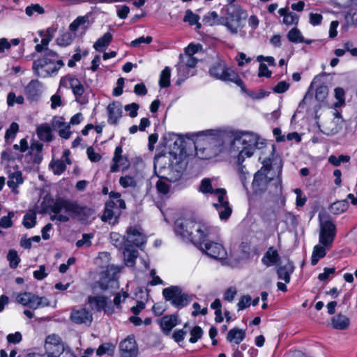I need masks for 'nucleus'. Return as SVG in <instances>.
<instances>
[{
  "mask_svg": "<svg viewBox=\"0 0 357 357\" xmlns=\"http://www.w3.org/2000/svg\"><path fill=\"white\" fill-rule=\"evenodd\" d=\"M44 212L50 214L52 221L67 222L72 215H78L84 212L86 207L80 206L76 202L68 199H53L50 196H45L41 203Z\"/></svg>",
  "mask_w": 357,
  "mask_h": 357,
  "instance_id": "nucleus-1",
  "label": "nucleus"
},
{
  "mask_svg": "<svg viewBox=\"0 0 357 357\" xmlns=\"http://www.w3.org/2000/svg\"><path fill=\"white\" fill-rule=\"evenodd\" d=\"M175 232L183 238L190 240L195 245L202 242L216 233L217 229L206 224L197 223L190 219H178L175 222Z\"/></svg>",
  "mask_w": 357,
  "mask_h": 357,
  "instance_id": "nucleus-2",
  "label": "nucleus"
},
{
  "mask_svg": "<svg viewBox=\"0 0 357 357\" xmlns=\"http://www.w3.org/2000/svg\"><path fill=\"white\" fill-rule=\"evenodd\" d=\"M234 139L231 144V149L239 151L237 156V163L241 165L246 158L251 157L256 149H260L259 137L253 132L236 131L234 135Z\"/></svg>",
  "mask_w": 357,
  "mask_h": 357,
  "instance_id": "nucleus-3",
  "label": "nucleus"
},
{
  "mask_svg": "<svg viewBox=\"0 0 357 357\" xmlns=\"http://www.w3.org/2000/svg\"><path fill=\"white\" fill-rule=\"evenodd\" d=\"M63 66L64 62L59 59L57 52L47 50L41 58L33 62L32 69L35 75L45 78L57 75Z\"/></svg>",
  "mask_w": 357,
  "mask_h": 357,
  "instance_id": "nucleus-4",
  "label": "nucleus"
},
{
  "mask_svg": "<svg viewBox=\"0 0 357 357\" xmlns=\"http://www.w3.org/2000/svg\"><path fill=\"white\" fill-rule=\"evenodd\" d=\"M209 74L216 79L233 82L239 86L243 93H248L237 72L228 67L225 61L218 60L215 62L209 68Z\"/></svg>",
  "mask_w": 357,
  "mask_h": 357,
  "instance_id": "nucleus-5",
  "label": "nucleus"
},
{
  "mask_svg": "<svg viewBox=\"0 0 357 357\" xmlns=\"http://www.w3.org/2000/svg\"><path fill=\"white\" fill-rule=\"evenodd\" d=\"M248 14L245 9L238 5H231L226 8V15L223 17L222 24L232 34L240 31L245 26Z\"/></svg>",
  "mask_w": 357,
  "mask_h": 357,
  "instance_id": "nucleus-6",
  "label": "nucleus"
},
{
  "mask_svg": "<svg viewBox=\"0 0 357 357\" xmlns=\"http://www.w3.org/2000/svg\"><path fill=\"white\" fill-rule=\"evenodd\" d=\"M162 296L165 301H169L171 305L177 309H181L192 301V298L184 292L179 286H171L162 290Z\"/></svg>",
  "mask_w": 357,
  "mask_h": 357,
  "instance_id": "nucleus-7",
  "label": "nucleus"
},
{
  "mask_svg": "<svg viewBox=\"0 0 357 357\" xmlns=\"http://www.w3.org/2000/svg\"><path fill=\"white\" fill-rule=\"evenodd\" d=\"M213 195L217 196L218 203H213V206L217 210L220 220H227L232 213V208L227 196V190L225 188H215Z\"/></svg>",
  "mask_w": 357,
  "mask_h": 357,
  "instance_id": "nucleus-8",
  "label": "nucleus"
},
{
  "mask_svg": "<svg viewBox=\"0 0 357 357\" xmlns=\"http://www.w3.org/2000/svg\"><path fill=\"white\" fill-rule=\"evenodd\" d=\"M208 238H204L202 242L197 243V247L204 253L215 259H224L227 257V252L221 243L208 241Z\"/></svg>",
  "mask_w": 357,
  "mask_h": 357,
  "instance_id": "nucleus-9",
  "label": "nucleus"
},
{
  "mask_svg": "<svg viewBox=\"0 0 357 357\" xmlns=\"http://www.w3.org/2000/svg\"><path fill=\"white\" fill-rule=\"evenodd\" d=\"M68 83L70 84V87L75 96V100L82 105L86 104L88 102V99L83 96L84 88L81 82L75 77L66 76L61 79L60 86L67 87Z\"/></svg>",
  "mask_w": 357,
  "mask_h": 357,
  "instance_id": "nucleus-10",
  "label": "nucleus"
},
{
  "mask_svg": "<svg viewBox=\"0 0 357 357\" xmlns=\"http://www.w3.org/2000/svg\"><path fill=\"white\" fill-rule=\"evenodd\" d=\"M183 169L182 162L176 160L175 163L172 162L169 164L167 167L160 166L159 176L169 182L174 183L181 178Z\"/></svg>",
  "mask_w": 357,
  "mask_h": 357,
  "instance_id": "nucleus-11",
  "label": "nucleus"
},
{
  "mask_svg": "<svg viewBox=\"0 0 357 357\" xmlns=\"http://www.w3.org/2000/svg\"><path fill=\"white\" fill-rule=\"evenodd\" d=\"M336 235V227L331 220H326L321 224L319 236V243L330 249Z\"/></svg>",
  "mask_w": 357,
  "mask_h": 357,
  "instance_id": "nucleus-12",
  "label": "nucleus"
},
{
  "mask_svg": "<svg viewBox=\"0 0 357 357\" xmlns=\"http://www.w3.org/2000/svg\"><path fill=\"white\" fill-rule=\"evenodd\" d=\"M45 349L47 357H59L64 351L63 343L59 335L51 334L47 336Z\"/></svg>",
  "mask_w": 357,
  "mask_h": 357,
  "instance_id": "nucleus-13",
  "label": "nucleus"
},
{
  "mask_svg": "<svg viewBox=\"0 0 357 357\" xmlns=\"http://www.w3.org/2000/svg\"><path fill=\"white\" fill-rule=\"evenodd\" d=\"M17 301L22 305L27 306L33 310L40 307L47 306L49 305L46 298L39 297L30 292L20 294L17 296Z\"/></svg>",
  "mask_w": 357,
  "mask_h": 357,
  "instance_id": "nucleus-14",
  "label": "nucleus"
},
{
  "mask_svg": "<svg viewBox=\"0 0 357 357\" xmlns=\"http://www.w3.org/2000/svg\"><path fill=\"white\" fill-rule=\"evenodd\" d=\"M120 357H137L139 348L133 335H128L119 343Z\"/></svg>",
  "mask_w": 357,
  "mask_h": 357,
  "instance_id": "nucleus-15",
  "label": "nucleus"
},
{
  "mask_svg": "<svg viewBox=\"0 0 357 357\" xmlns=\"http://www.w3.org/2000/svg\"><path fill=\"white\" fill-rule=\"evenodd\" d=\"M43 144L36 140H31L30 148L24 155V160L30 165H39L42 162Z\"/></svg>",
  "mask_w": 357,
  "mask_h": 357,
  "instance_id": "nucleus-16",
  "label": "nucleus"
},
{
  "mask_svg": "<svg viewBox=\"0 0 357 357\" xmlns=\"http://www.w3.org/2000/svg\"><path fill=\"white\" fill-rule=\"evenodd\" d=\"M88 303L91 305V309L98 312L103 310L107 314H112L114 312L112 302L108 301L105 296H90L88 297Z\"/></svg>",
  "mask_w": 357,
  "mask_h": 357,
  "instance_id": "nucleus-17",
  "label": "nucleus"
},
{
  "mask_svg": "<svg viewBox=\"0 0 357 357\" xmlns=\"http://www.w3.org/2000/svg\"><path fill=\"white\" fill-rule=\"evenodd\" d=\"M119 268L114 265L107 266L105 271L101 274L99 281L100 287L102 289L106 290L116 284V276Z\"/></svg>",
  "mask_w": 357,
  "mask_h": 357,
  "instance_id": "nucleus-18",
  "label": "nucleus"
},
{
  "mask_svg": "<svg viewBox=\"0 0 357 357\" xmlns=\"http://www.w3.org/2000/svg\"><path fill=\"white\" fill-rule=\"evenodd\" d=\"M70 319L75 324L89 326L93 321V314L86 308H73L70 312Z\"/></svg>",
  "mask_w": 357,
  "mask_h": 357,
  "instance_id": "nucleus-19",
  "label": "nucleus"
},
{
  "mask_svg": "<svg viewBox=\"0 0 357 357\" xmlns=\"http://www.w3.org/2000/svg\"><path fill=\"white\" fill-rule=\"evenodd\" d=\"M123 149L121 146L116 147L112 158L113 164L110 167V172L114 173L119 171L120 167L123 169H128L130 167V161L128 156L123 155Z\"/></svg>",
  "mask_w": 357,
  "mask_h": 357,
  "instance_id": "nucleus-20",
  "label": "nucleus"
},
{
  "mask_svg": "<svg viewBox=\"0 0 357 357\" xmlns=\"http://www.w3.org/2000/svg\"><path fill=\"white\" fill-rule=\"evenodd\" d=\"M126 234V244L140 247L146 242V236L135 227H128Z\"/></svg>",
  "mask_w": 357,
  "mask_h": 357,
  "instance_id": "nucleus-21",
  "label": "nucleus"
},
{
  "mask_svg": "<svg viewBox=\"0 0 357 357\" xmlns=\"http://www.w3.org/2000/svg\"><path fill=\"white\" fill-rule=\"evenodd\" d=\"M41 93L42 83L38 79H32L24 88V94L31 101H38Z\"/></svg>",
  "mask_w": 357,
  "mask_h": 357,
  "instance_id": "nucleus-22",
  "label": "nucleus"
},
{
  "mask_svg": "<svg viewBox=\"0 0 357 357\" xmlns=\"http://www.w3.org/2000/svg\"><path fill=\"white\" fill-rule=\"evenodd\" d=\"M121 214L119 209L116 208V204L114 201H109L106 203L104 213L102 215V220L108 222L114 225L117 222V220Z\"/></svg>",
  "mask_w": 357,
  "mask_h": 357,
  "instance_id": "nucleus-23",
  "label": "nucleus"
},
{
  "mask_svg": "<svg viewBox=\"0 0 357 357\" xmlns=\"http://www.w3.org/2000/svg\"><path fill=\"white\" fill-rule=\"evenodd\" d=\"M108 120L110 125H117L119 120L122 116V105L121 102L114 101L107 106Z\"/></svg>",
  "mask_w": 357,
  "mask_h": 357,
  "instance_id": "nucleus-24",
  "label": "nucleus"
},
{
  "mask_svg": "<svg viewBox=\"0 0 357 357\" xmlns=\"http://www.w3.org/2000/svg\"><path fill=\"white\" fill-rule=\"evenodd\" d=\"M55 29L52 27H49L45 31H40L39 34L42 37L41 43L37 44L35 47V50L37 52H45L47 50H50L48 48L50 42L53 39Z\"/></svg>",
  "mask_w": 357,
  "mask_h": 357,
  "instance_id": "nucleus-25",
  "label": "nucleus"
},
{
  "mask_svg": "<svg viewBox=\"0 0 357 357\" xmlns=\"http://www.w3.org/2000/svg\"><path fill=\"white\" fill-rule=\"evenodd\" d=\"M280 261V256L277 249L271 246L268 248L261 258V263L266 267L276 265Z\"/></svg>",
  "mask_w": 357,
  "mask_h": 357,
  "instance_id": "nucleus-26",
  "label": "nucleus"
},
{
  "mask_svg": "<svg viewBox=\"0 0 357 357\" xmlns=\"http://www.w3.org/2000/svg\"><path fill=\"white\" fill-rule=\"evenodd\" d=\"M178 324V319L176 314L164 316L160 321V326L165 335H169Z\"/></svg>",
  "mask_w": 357,
  "mask_h": 357,
  "instance_id": "nucleus-27",
  "label": "nucleus"
},
{
  "mask_svg": "<svg viewBox=\"0 0 357 357\" xmlns=\"http://www.w3.org/2000/svg\"><path fill=\"white\" fill-rule=\"evenodd\" d=\"M88 26V16H79L70 24L69 29L70 31L73 32L75 35L77 31H79L80 35H83L85 33Z\"/></svg>",
  "mask_w": 357,
  "mask_h": 357,
  "instance_id": "nucleus-28",
  "label": "nucleus"
},
{
  "mask_svg": "<svg viewBox=\"0 0 357 357\" xmlns=\"http://www.w3.org/2000/svg\"><path fill=\"white\" fill-rule=\"evenodd\" d=\"M125 264L127 266L132 267L138 257V251L132 245L126 244L123 248Z\"/></svg>",
  "mask_w": 357,
  "mask_h": 357,
  "instance_id": "nucleus-29",
  "label": "nucleus"
},
{
  "mask_svg": "<svg viewBox=\"0 0 357 357\" xmlns=\"http://www.w3.org/2000/svg\"><path fill=\"white\" fill-rule=\"evenodd\" d=\"M278 13L283 17V23L286 25H296L298 23L299 17L297 14L290 12L287 6L278 10Z\"/></svg>",
  "mask_w": 357,
  "mask_h": 357,
  "instance_id": "nucleus-30",
  "label": "nucleus"
},
{
  "mask_svg": "<svg viewBox=\"0 0 357 357\" xmlns=\"http://www.w3.org/2000/svg\"><path fill=\"white\" fill-rule=\"evenodd\" d=\"M36 134L40 141L50 142L53 140V135L50 126L42 123L36 128Z\"/></svg>",
  "mask_w": 357,
  "mask_h": 357,
  "instance_id": "nucleus-31",
  "label": "nucleus"
},
{
  "mask_svg": "<svg viewBox=\"0 0 357 357\" xmlns=\"http://www.w3.org/2000/svg\"><path fill=\"white\" fill-rule=\"evenodd\" d=\"M176 67L177 69V75L178 76V78L176 81V84L178 86L181 85L188 77L195 74L193 69L188 66H185L179 62Z\"/></svg>",
  "mask_w": 357,
  "mask_h": 357,
  "instance_id": "nucleus-32",
  "label": "nucleus"
},
{
  "mask_svg": "<svg viewBox=\"0 0 357 357\" xmlns=\"http://www.w3.org/2000/svg\"><path fill=\"white\" fill-rule=\"evenodd\" d=\"M267 183L266 176L261 172H257L253 178L252 188L255 192H261L266 190Z\"/></svg>",
  "mask_w": 357,
  "mask_h": 357,
  "instance_id": "nucleus-33",
  "label": "nucleus"
},
{
  "mask_svg": "<svg viewBox=\"0 0 357 357\" xmlns=\"http://www.w3.org/2000/svg\"><path fill=\"white\" fill-rule=\"evenodd\" d=\"M294 269V264L289 262L287 264L281 266L277 269V275L280 280H282L285 283H289L291 275Z\"/></svg>",
  "mask_w": 357,
  "mask_h": 357,
  "instance_id": "nucleus-34",
  "label": "nucleus"
},
{
  "mask_svg": "<svg viewBox=\"0 0 357 357\" xmlns=\"http://www.w3.org/2000/svg\"><path fill=\"white\" fill-rule=\"evenodd\" d=\"M245 337V331L243 329L234 328L231 329L227 335V340L231 343L238 344Z\"/></svg>",
  "mask_w": 357,
  "mask_h": 357,
  "instance_id": "nucleus-35",
  "label": "nucleus"
},
{
  "mask_svg": "<svg viewBox=\"0 0 357 357\" xmlns=\"http://www.w3.org/2000/svg\"><path fill=\"white\" fill-rule=\"evenodd\" d=\"M223 17H220L217 12L207 13L203 17V23L206 26L222 25Z\"/></svg>",
  "mask_w": 357,
  "mask_h": 357,
  "instance_id": "nucleus-36",
  "label": "nucleus"
},
{
  "mask_svg": "<svg viewBox=\"0 0 357 357\" xmlns=\"http://www.w3.org/2000/svg\"><path fill=\"white\" fill-rule=\"evenodd\" d=\"M332 326L334 328L338 330H345L349 326V319L343 314H337L332 318Z\"/></svg>",
  "mask_w": 357,
  "mask_h": 357,
  "instance_id": "nucleus-37",
  "label": "nucleus"
},
{
  "mask_svg": "<svg viewBox=\"0 0 357 357\" xmlns=\"http://www.w3.org/2000/svg\"><path fill=\"white\" fill-rule=\"evenodd\" d=\"M326 250L328 249L321 244L316 245L314 247L311 257V264L312 266H315L320 259L326 256Z\"/></svg>",
  "mask_w": 357,
  "mask_h": 357,
  "instance_id": "nucleus-38",
  "label": "nucleus"
},
{
  "mask_svg": "<svg viewBox=\"0 0 357 357\" xmlns=\"http://www.w3.org/2000/svg\"><path fill=\"white\" fill-rule=\"evenodd\" d=\"M224 135V132L220 130H206L203 131H200L193 134V136H196L197 137H204L208 139V137H211L213 140H217L220 138H222ZM206 139H204L206 140Z\"/></svg>",
  "mask_w": 357,
  "mask_h": 357,
  "instance_id": "nucleus-39",
  "label": "nucleus"
},
{
  "mask_svg": "<svg viewBox=\"0 0 357 357\" xmlns=\"http://www.w3.org/2000/svg\"><path fill=\"white\" fill-rule=\"evenodd\" d=\"M112 40V35L109 32H107L93 44V48L96 51L101 52L104 48L109 46Z\"/></svg>",
  "mask_w": 357,
  "mask_h": 357,
  "instance_id": "nucleus-40",
  "label": "nucleus"
},
{
  "mask_svg": "<svg viewBox=\"0 0 357 357\" xmlns=\"http://www.w3.org/2000/svg\"><path fill=\"white\" fill-rule=\"evenodd\" d=\"M213 178H203L199 187V191L204 195L210 194L213 195L215 193V188H213Z\"/></svg>",
  "mask_w": 357,
  "mask_h": 357,
  "instance_id": "nucleus-41",
  "label": "nucleus"
},
{
  "mask_svg": "<svg viewBox=\"0 0 357 357\" xmlns=\"http://www.w3.org/2000/svg\"><path fill=\"white\" fill-rule=\"evenodd\" d=\"M349 208V202L347 200H340L333 203L330 207L331 213L338 215L344 213Z\"/></svg>",
  "mask_w": 357,
  "mask_h": 357,
  "instance_id": "nucleus-42",
  "label": "nucleus"
},
{
  "mask_svg": "<svg viewBox=\"0 0 357 357\" xmlns=\"http://www.w3.org/2000/svg\"><path fill=\"white\" fill-rule=\"evenodd\" d=\"M22 174L20 171H17L12 173L8 176L7 185L10 188H17L20 184L23 183Z\"/></svg>",
  "mask_w": 357,
  "mask_h": 357,
  "instance_id": "nucleus-43",
  "label": "nucleus"
},
{
  "mask_svg": "<svg viewBox=\"0 0 357 357\" xmlns=\"http://www.w3.org/2000/svg\"><path fill=\"white\" fill-rule=\"evenodd\" d=\"M343 119L340 117H334L333 121L327 127L328 135H335L339 132L343 126Z\"/></svg>",
  "mask_w": 357,
  "mask_h": 357,
  "instance_id": "nucleus-44",
  "label": "nucleus"
},
{
  "mask_svg": "<svg viewBox=\"0 0 357 357\" xmlns=\"http://www.w3.org/2000/svg\"><path fill=\"white\" fill-rule=\"evenodd\" d=\"M171 68L166 66L160 73L159 85L161 88H167L170 85Z\"/></svg>",
  "mask_w": 357,
  "mask_h": 357,
  "instance_id": "nucleus-45",
  "label": "nucleus"
},
{
  "mask_svg": "<svg viewBox=\"0 0 357 357\" xmlns=\"http://www.w3.org/2000/svg\"><path fill=\"white\" fill-rule=\"evenodd\" d=\"M287 38L290 42L294 43H301L303 41V36L301 31L296 27L289 30L287 33Z\"/></svg>",
  "mask_w": 357,
  "mask_h": 357,
  "instance_id": "nucleus-46",
  "label": "nucleus"
},
{
  "mask_svg": "<svg viewBox=\"0 0 357 357\" xmlns=\"http://www.w3.org/2000/svg\"><path fill=\"white\" fill-rule=\"evenodd\" d=\"M111 243L116 248L123 249L127 242L126 237L121 236L119 234L116 232H112L110 234Z\"/></svg>",
  "mask_w": 357,
  "mask_h": 357,
  "instance_id": "nucleus-47",
  "label": "nucleus"
},
{
  "mask_svg": "<svg viewBox=\"0 0 357 357\" xmlns=\"http://www.w3.org/2000/svg\"><path fill=\"white\" fill-rule=\"evenodd\" d=\"M178 62L194 70L197 63V59L189 54H181Z\"/></svg>",
  "mask_w": 357,
  "mask_h": 357,
  "instance_id": "nucleus-48",
  "label": "nucleus"
},
{
  "mask_svg": "<svg viewBox=\"0 0 357 357\" xmlns=\"http://www.w3.org/2000/svg\"><path fill=\"white\" fill-rule=\"evenodd\" d=\"M73 39L74 36L72 33L66 32L56 38V43L61 47H66L73 43Z\"/></svg>",
  "mask_w": 357,
  "mask_h": 357,
  "instance_id": "nucleus-49",
  "label": "nucleus"
},
{
  "mask_svg": "<svg viewBox=\"0 0 357 357\" xmlns=\"http://www.w3.org/2000/svg\"><path fill=\"white\" fill-rule=\"evenodd\" d=\"M350 159V156L347 155H340L338 157L331 155L328 157V162L335 167H338L341 163L349 162Z\"/></svg>",
  "mask_w": 357,
  "mask_h": 357,
  "instance_id": "nucleus-50",
  "label": "nucleus"
},
{
  "mask_svg": "<svg viewBox=\"0 0 357 357\" xmlns=\"http://www.w3.org/2000/svg\"><path fill=\"white\" fill-rule=\"evenodd\" d=\"M7 259L9 261V266L11 268H16L21 261L17 252L13 249L8 251Z\"/></svg>",
  "mask_w": 357,
  "mask_h": 357,
  "instance_id": "nucleus-51",
  "label": "nucleus"
},
{
  "mask_svg": "<svg viewBox=\"0 0 357 357\" xmlns=\"http://www.w3.org/2000/svg\"><path fill=\"white\" fill-rule=\"evenodd\" d=\"M199 17L198 15L193 13L190 10H187L183 17V21L188 22L190 25H197V28L201 27L199 23Z\"/></svg>",
  "mask_w": 357,
  "mask_h": 357,
  "instance_id": "nucleus-52",
  "label": "nucleus"
},
{
  "mask_svg": "<svg viewBox=\"0 0 357 357\" xmlns=\"http://www.w3.org/2000/svg\"><path fill=\"white\" fill-rule=\"evenodd\" d=\"M50 165L52 167L54 174L56 175L61 174L66 169L65 162L61 160L51 162Z\"/></svg>",
  "mask_w": 357,
  "mask_h": 357,
  "instance_id": "nucleus-53",
  "label": "nucleus"
},
{
  "mask_svg": "<svg viewBox=\"0 0 357 357\" xmlns=\"http://www.w3.org/2000/svg\"><path fill=\"white\" fill-rule=\"evenodd\" d=\"M22 224L26 229L34 227L36 224V215L34 213H26L23 218Z\"/></svg>",
  "mask_w": 357,
  "mask_h": 357,
  "instance_id": "nucleus-54",
  "label": "nucleus"
},
{
  "mask_svg": "<svg viewBox=\"0 0 357 357\" xmlns=\"http://www.w3.org/2000/svg\"><path fill=\"white\" fill-rule=\"evenodd\" d=\"M119 184L123 188H127L129 187L135 188L137 185V182L134 176L126 175L121 176L119 178Z\"/></svg>",
  "mask_w": 357,
  "mask_h": 357,
  "instance_id": "nucleus-55",
  "label": "nucleus"
},
{
  "mask_svg": "<svg viewBox=\"0 0 357 357\" xmlns=\"http://www.w3.org/2000/svg\"><path fill=\"white\" fill-rule=\"evenodd\" d=\"M114 351V347L111 343H104L99 346L96 351V354L98 356H102L105 354L108 355H112Z\"/></svg>",
  "mask_w": 357,
  "mask_h": 357,
  "instance_id": "nucleus-56",
  "label": "nucleus"
},
{
  "mask_svg": "<svg viewBox=\"0 0 357 357\" xmlns=\"http://www.w3.org/2000/svg\"><path fill=\"white\" fill-rule=\"evenodd\" d=\"M168 136L169 137V139L166 143L167 146L172 147V144L171 142L174 141V142H173V148L174 149H176V146L178 149H179L181 146H182L183 140L180 137V136H178L176 134H174V133H172V134L169 133V134H168Z\"/></svg>",
  "mask_w": 357,
  "mask_h": 357,
  "instance_id": "nucleus-57",
  "label": "nucleus"
},
{
  "mask_svg": "<svg viewBox=\"0 0 357 357\" xmlns=\"http://www.w3.org/2000/svg\"><path fill=\"white\" fill-rule=\"evenodd\" d=\"M24 98L22 96H16L13 92H10L7 96V103L8 106L12 107L15 103L22 105L24 103Z\"/></svg>",
  "mask_w": 357,
  "mask_h": 357,
  "instance_id": "nucleus-58",
  "label": "nucleus"
},
{
  "mask_svg": "<svg viewBox=\"0 0 357 357\" xmlns=\"http://www.w3.org/2000/svg\"><path fill=\"white\" fill-rule=\"evenodd\" d=\"M328 93V88L326 85H321L318 86L315 91V98L318 101H324L327 97Z\"/></svg>",
  "mask_w": 357,
  "mask_h": 357,
  "instance_id": "nucleus-59",
  "label": "nucleus"
},
{
  "mask_svg": "<svg viewBox=\"0 0 357 357\" xmlns=\"http://www.w3.org/2000/svg\"><path fill=\"white\" fill-rule=\"evenodd\" d=\"M190 333L191 337L189 339V342L190 343H195L202 337L204 332L200 326H196L190 331Z\"/></svg>",
  "mask_w": 357,
  "mask_h": 357,
  "instance_id": "nucleus-60",
  "label": "nucleus"
},
{
  "mask_svg": "<svg viewBox=\"0 0 357 357\" xmlns=\"http://www.w3.org/2000/svg\"><path fill=\"white\" fill-rule=\"evenodd\" d=\"M188 326V324L186 323V324H185L183 329L176 330L174 332V333L172 335V337L176 342L180 343L181 342H182L184 340L185 336L188 333V331L186 330Z\"/></svg>",
  "mask_w": 357,
  "mask_h": 357,
  "instance_id": "nucleus-61",
  "label": "nucleus"
},
{
  "mask_svg": "<svg viewBox=\"0 0 357 357\" xmlns=\"http://www.w3.org/2000/svg\"><path fill=\"white\" fill-rule=\"evenodd\" d=\"M26 14L31 17L35 13L38 14H43L45 13L44 8L40 6L39 4H31L29 6H27L25 9Z\"/></svg>",
  "mask_w": 357,
  "mask_h": 357,
  "instance_id": "nucleus-62",
  "label": "nucleus"
},
{
  "mask_svg": "<svg viewBox=\"0 0 357 357\" xmlns=\"http://www.w3.org/2000/svg\"><path fill=\"white\" fill-rule=\"evenodd\" d=\"M19 130V126L17 123L13 122L10 126V128L6 130L5 133V139L7 141L9 139H14Z\"/></svg>",
  "mask_w": 357,
  "mask_h": 357,
  "instance_id": "nucleus-63",
  "label": "nucleus"
},
{
  "mask_svg": "<svg viewBox=\"0 0 357 357\" xmlns=\"http://www.w3.org/2000/svg\"><path fill=\"white\" fill-rule=\"evenodd\" d=\"M347 21L351 20L353 24L357 25V3L354 5L346 15Z\"/></svg>",
  "mask_w": 357,
  "mask_h": 357,
  "instance_id": "nucleus-64",
  "label": "nucleus"
}]
</instances>
